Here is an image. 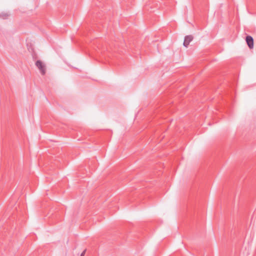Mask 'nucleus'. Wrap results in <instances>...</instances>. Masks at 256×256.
Segmentation results:
<instances>
[{"instance_id":"obj_1","label":"nucleus","mask_w":256,"mask_h":256,"mask_svg":"<svg viewBox=\"0 0 256 256\" xmlns=\"http://www.w3.org/2000/svg\"><path fill=\"white\" fill-rule=\"evenodd\" d=\"M36 66L40 70L42 75H44L46 72V68L45 64L40 60H38L36 62Z\"/></svg>"},{"instance_id":"obj_2","label":"nucleus","mask_w":256,"mask_h":256,"mask_svg":"<svg viewBox=\"0 0 256 256\" xmlns=\"http://www.w3.org/2000/svg\"><path fill=\"white\" fill-rule=\"evenodd\" d=\"M246 40L249 48L250 49L252 48H254V39L252 37L248 36H246Z\"/></svg>"},{"instance_id":"obj_3","label":"nucleus","mask_w":256,"mask_h":256,"mask_svg":"<svg viewBox=\"0 0 256 256\" xmlns=\"http://www.w3.org/2000/svg\"><path fill=\"white\" fill-rule=\"evenodd\" d=\"M194 37L192 35L186 36L184 38V46L187 48L189 45L190 42L192 40Z\"/></svg>"},{"instance_id":"obj_4","label":"nucleus","mask_w":256,"mask_h":256,"mask_svg":"<svg viewBox=\"0 0 256 256\" xmlns=\"http://www.w3.org/2000/svg\"><path fill=\"white\" fill-rule=\"evenodd\" d=\"M9 15L8 13L2 12L0 14V17L3 19H6Z\"/></svg>"},{"instance_id":"obj_5","label":"nucleus","mask_w":256,"mask_h":256,"mask_svg":"<svg viewBox=\"0 0 256 256\" xmlns=\"http://www.w3.org/2000/svg\"><path fill=\"white\" fill-rule=\"evenodd\" d=\"M86 250H84V251L82 252L80 256H84V254H85V252H86Z\"/></svg>"}]
</instances>
